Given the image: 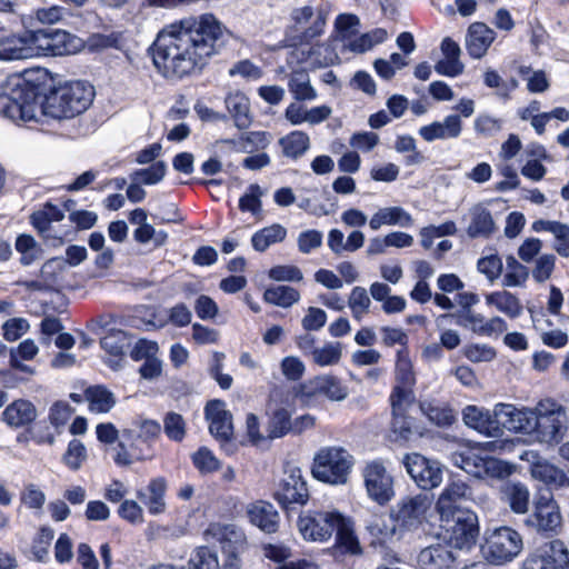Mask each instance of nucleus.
Instances as JSON below:
<instances>
[{
  "label": "nucleus",
  "instance_id": "57",
  "mask_svg": "<svg viewBox=\"0 0 569 569\" xmlns=\"http://www.w3.org/2000/svg\"><path fill=\"white\" fill-rule=\"evenodd\" d=\"M184 535V529L176 525H156L151 523L148 528L147 536L150 540H169L177 539Z\"/></svg>",
  "mask_w": 569,
  "mask_h": 569
},
{
  "label": "nucleus",
  "instance_id": "31",
  "mask_svg": "<svg viewBox=\"0 0 569 569\" xmlns=\"http://www.w3.org/2000/svg\"><path fill=\"white\" fill-rule=\"evenodd\" d=\"M224 102L238 129L242 130L251 124L250 102L242 92L230 93Z\"/></svg>",
  "mask_w": 569,
  "mask_h": 569
},
{
  "label": "nucleus",
  "instance_id": "50",
  "mask_svg": "<svg viewBox=\"0 0 569 569\" xmlns=\"http://www.w3.org/2000/svg\"><path fill=\"white\" fill-rule=\"evenodd\" d=\"M66 270V262L61 258H52L43 263L40 269V278L48 290L59 283Z\"/></svg>",
  "mask_w": 569,
  "mask_h": 569
},
{
  "label": "nucleus",
  "instance_id": "10",
  "mask_svg": "<svg viewBox=\"0 0 569 569\" xmlns=\"http://www.w3.org/2000/svg\"><path fill=\"white\" fill-rule=\"evenodd\" d=\"M362 476L367 495L371 500L383 506L393 498V478L381 462H369Z\"/></svg>",
  "mask_w": 569,
  "mask_h": 569
},
{
  "label": "nucleus",
  "instance_id": "43",
  "mask_svg": "<svg viewBox=\"0 0 569 569\" xmlns=\"http://www.w3.org/2000/svg\"><path fill=\"white\" fill-rule=\"evenodd\" d=\"M529 277V269L520 263L513 256L506 258V273L502 284L505 287H522Z\"/></svg>",
  "mask_w": 569,
  "mask_h": 569
},
{
  "label": "nucleus",
  "instance_id": "22",
  "mask_svg": "<svg viewBox=\"0 0 569 569\" xmlns=\"http://www.w3.org/2000/svg\"><path fill=\"white\" fill-rule=\"evenodd\" d=\"M462 121L458 114H449L443 121H433L419 129L420 137L427 141L456 139L461 134Z\"/></svg>",
  "mask_w": 569,
  "mask_h": 569
},
{
  "label": "nucleus",
  "instance_id": "51",
  "mask_svg": "<svg viewBox=\"0 0 569 569\" xmlns=\"http://www.w3.org/2000/svg\"><path fill=\"white\" fill-rule=\"evenodd\" d=\"M342 355V348L340 342H329L321 348L313 350L312 360L320 367L335 366L337 365Z\"/></svg>",
  "mask_w": 569,
  "mask_h": 569
},
{
  "label": "nucleus",
  "instance_id": "16",
  "mask_svg": "<svg viewBox=\"0 0 569 569\" xmlns=\"http://www.w3.org/2000/svg\"><path fill=\"white\" fill-rule=\"evenodd\" d=\"M348 388L332 375H320L303 382L299 396L305 401L323 396L330 401H342L348 397Z\"/></svg>",
  "mask_w": 569,
  "mask_h": 569
},
{
  "label": "nucleus",
  "instance_id": "14",
  "mask_svg": "<svg viewBox=\"0 0 569 569\" xmlns=\"http://www.w3.org/2000/svg\"><path fill=\"white\" fill-rule=\"evenodd\" d=\"M403 465L412 480L423 490H430L442 482L440 463L420 453L406 455Z\"/></svg>",
  "mask_w": 569,
  "mask_h": 569
},
{
  "label": "nucleus",
  "instance_id": "19",
  "mask_svg": "<svg viewBox=\"0 0 569 569\" xmlns=\"http://www.w3.org/2000/svg\"><path fill=\"white\" fill-rule=\"evenodd\" d=\"M495 415L500 417V427L530 435L535 430L536 407L533 409H518L510 403H498L495 406Z\"/></svg>",
  "mask_w": 569,
  "mask_h": 569
},
{
  "label": "nucleus",
  "instance_id": "58",
  "mask_svg": "<svg viewBox=\"0 0 569 569\" xmlns=\"http://www.w3.org/2000/svg\"><path fill=\"white\" fill-rule=\"evenodd\" d=\"M192 461L201 473H210L220 468V461L206 447L200 448L193 453Z\"/></svg>",
  "mask_w": 569,
  "mask_h": 569
},
{
  "label": "nucleus",
  "instance_id": "26",
  "mask_svg": "<svg viewBox=\"0 0 569 569\" xmlns=\"http://www.w3.org/2000/svg\"><path fill=\"white\" fill-rule=\"evenodd\" d=\"M248 517L252 525L267 533L278 530L279 515L274 507L266 501H257L248 507Z\"/></svg>",
  "mask_w": 569,
  "mask_h": 569
},
{
  "label": "nucleus",
  "instance_id": "12",
  "mask_svg": "<svg viewBox=\"0 0 569 569\" xmlns=\"http://www.w3.org/2000/svg\"><path fill=\"white\" fill-rule=\"evenodd\" d=\"M446 522L450 543L458 549H470L479 536L478 517L473 511H460Z\"/></svg>",
  "mask_w": 569,
  "mask_h": 569
},
{
  "label": "nucleus",
  "instance_id": "36",
  "mask_svg": "<svg viewBox=\"0 0 569 569\" xmlns=\"http://www.w3.org/2000/svg\"><path fill=\"white\" fill-rule=\"evenodd\" d=\"M286 236V228L279 223H274L259 230L252 236V247L254 248V250L263 252L271 244L283 241Z\"/></svg>",
  "mask_w": 569,
  "mask_h": 569
},
{
  "label": "nucleus",
  "instance_id": "18",
  "mask_svg": "<svg viewBox=\"0 0 569 569\" xmlns=\"http://www.w3.org/2000/svg\"><path fill=\"white\" fill-rule=\"evenodd\" d=\"M38 56L36 32L26 30L0 37V60H23Z\"/></svg>",
  "mask_w": 569,
  "mask_h": 569
},
{
  "label": "nucleus",
  "instance_id": "45",
  "mask_svg": "<svg viewBox=\"0 0 569 569\" xmlns=\"http://www.w3.org/2000/svg\"><path fill=\"white\" fill-rule=\"evenodd\" d=\"M412 387L396 386L391 396L390 402L392 407V415L395 417V426L397 427L399 419H402L408 408L413 401Z\"/></svg>",
  "mask_w": 569,
  "mask_h": 569
},
{
  "label": "nucleus",
  "instance_id": "17",
  "mask_svg": "<svg viewBox=\"0 0 569 569\" xmlns=\"http://www.w3.org/2000/svg\"><path fill=\"white\" fill-rule=\"evenodd\" d=\"M430 505L429 497L420 493L401 499L391 511L401 528L413 530L425 520Z\"/></svg>",
  "mask_w": 569,
  "mask_h": 569
},
{
  "label": "nucleus",
  "instance_id": "46",
  "mask_svg": "<svg viewBox=\"0 0 569 569\" xmlns=\"http://www.w3.org/2000/svg\"><path fill=\"white\" fill-rule=\"evenodd\" d=\"M292 421L290 412L284 408H279L273 411L268 423V438H281L288 432H291Z\"/></svg>",
  "mask_w": 569,
  "mask_h": 569
},
{
  "label": "nucleus",
  "instance_id": "4",
  "mask_svg": "<svg viewBox=\"0 0 569 569\" xmlns=\"http://www.w3.org/2000/svg\"><path fill=\"white\" fill-rule=\"evenodd\" d=\"M566 409L552 400H541L536 406V421L532 437L540 443L558 445L568 429Z\"/></svg>",
  "mask_w": 569,
  "mask_h": 569
},
{
  "label": "nucleus",
  "instance_id": "8",
  "mask_svg": "<svg viewBox=\"0 0 569 569\" xmlns=\"http://www.w3.org/2000/svg\"><path fill=\"white\" fill-rule=\"evenodd\" d=\"M273 497L283 508H289L291 505L302 506L307 503L309 490L300 468L286 467Z\"/></svg>",
  "mask_w": 569,
  "mask_h": 569
},
{
  "label": "nucleus",
  "instance_id": "27",
  "mask_svg": "<svg viewBox=\"0 0 569 569\" xmlns=\"http://www.w3.org/2000/svg\"><path fill=\"white\" fill-rule=\"evenodd\" d=\"M313 16V9L309 6L297 8L291 13L292 20L297 26L301 28H305V26L312 20L311 26L306 28L302 32V41H309L320 36L323 31V27L326 24V14L320 10L316 17Z\"/></svg>",
  "mask_w": 569,
  "mask_h": 569
},
{
  "label": "nucleus",
  "instance_id": "61",
  "mask_svg": "<svg viewBox=\"0 0 569 569\" xmlns=\"http://www.w3.org/2000/svg\"><path fill=\"white\" fill-rule=\"evenodd\" d=\"M386 224L400 226L403 228L413 224V218L401 207H387L381 209Z\"/></svg>",
  "mask_w": 569,
  "mask_h": 569
},
{
  "label": "nucleus",
  "instance_id": "39",
  "mask_svg": "<svg viewBox=\"0 0 569 569\" xmlns=\"http://www.w3.org/2000/svg\"><path fill=\"white\" fill-rule=\"evenodd\" d=\"M282 152L289 158H299L308 149L310 140L307 133L302 131H293L279 140Z\"/></svg>",
  "mask_w": 569,
  "mask_h": 569
},
{
  "label": "nucleus",
  "instance_id": "49",
  "mask_svg": "<svg viewBox=\"0 0 569 569\" xmlns=\"http://www.w3.org/2000/svg\"><path fill=\"white\" fill-rule=\"evenodd\" d=\"M387 37V31L382 28H378L351 40L348 43V48L353 52L362 53L370 50L375 44L383 42Z\"/></svg>",
  "mask_w": 569,
  "mask_h": 569
},
{
  "label": "nucleus",
  "instance_id": "41",
  "mask_svg": "<svg viewBox=\"0 0 569 569\" xmlns=\"http://www.w3.org/2000/svg\"><path fill=\"white\" fill-rule=\"evenodd\" d=\"M335 532L337 533L338 546L343 548L346 552L352 555H358L361 552V548L357 537L355 536L351 522L342 515L340 516L339 526H337Z\"/></svg>",
  "mask_w": 569,
  "mask_h": 569
},
{
  "label": "nucleus",
  "instance_id": "59",
  "mask_svg": "<svg viewBox=\"0 0 569 569\" xmlns=\"http://www.w3.org/2000/svg\"><path fill=\"white\" fill-rule=\"evenodd\" d=\"M519 72L527 80L530 92H543L549 88V81L543 71H531L529 67H521Z\"/></svg>",
  "mask_w": 569,
  "mask_h": 569
},
{
  "label": "nucleus",
  "instance_id": "48",
  "mask_svg": "<svg viewBox=\"0 0 569 569\" xmlns=\"http://www.w3.org/2000/svg\"><path fill=\"white\" fill-rule=\"evenodd\" d=\"M187 569H220L218 556L209 547H198L188 560Z\"/></svg>",
  "mask_w": 569,
  "mask_h": 569
},
{
  "label": "nucleus",
  "instance_id": "32",
  "mask_svg": "<svg viewBox=\"0 0 569 569\" xmlns=\"http://www.w3.org/2000/svg\"><path fill=\"white\" fill-rule=\"evenodd\" d=\"M2 416L9 426L17 428L31 423L37 417V410L30 401L19 399L9 405Z\"/></svg>",
  "mask_w": 569,
  "mask_h": 569
},
{
  "label": "nucleus",
  "instance_id": "44",
  "mask_svg": "<svg viewBox=\"0 0 569 569\" xmlns=\"http://www.w3.org/2000/svg\"><path fill=\"white\" fill-rule=\"evenodd\" d=\"M448 318H453L458 326L468 328L475 333L481 336V328L485 322V317L482 315L477 313L473 310H460L456 313L441 315L437 319L438 325Z\"/></svg>",
  "mask_w": 569,
  "mask_h": 569
},
{
  "label": "nucleus",
  "instance_id": "24",
  "mask_svg": "<svg viewBox=\"0 0 569 569\" xmlns=\"http://www.w3.org/2000/svg\"><path fill=\"white\" fill-rule=\"evenodd\" d=\"M417 563L420 569H453L455 556L446 545H431L419 552Z\"/></svg>",
  "mask_w": 569,
  "mask_h": 569
},
{
  "label": "nucleus",
  "instance_id": "60",
  "mask_svg": "<svg viewBox=\"0 0 569 569\" xmlns=\"http://www.w3.org/2000/svg\"><path fill=\"white\" fill-rule=\"evenodd\" d=\"M263 192L258 184H250L248 191L240 198L239 208L242 211H250L253 214L260 212Z\"/></svg>",
  "mask_w": 569,
  "mask_h": 569
},
{
  "label": "nucleus",
  "instance_id": "15",
  "mask_svg": "<svg viewBox=\"0 0 569 569\" xmlns=\"http://www.w3.org/2000/svg\"><path fill=\"white\" fill-rule=\"evenodd\" d=\"M522 569H569V551L561 540H552L531 553Z\"/></svg>",
  "mask_w": 569,
  "mask_h": 569
},
{
  "label": "nucleus",
  "instance_id": "62",
  "mask_svg": "<svg viewBox=\"0 0 569 569\" xmlns=\"http://www.w3.org/2000/svg\"><path fill=\"white\" fill-rule=\"evenodd\" d=\"M555 262L556 257L553 254L540 256L535 262L532 270L533 279L539 283L547 281L552 274Z\"/></svg>",
  "mask_w": 569,
  "mask_h": 569
},
{
  "label": "nucleus",
  "instance_id": "11",
  "mask_svg": "<svg viewBox=\"0 0 569 569\" xmlns=\"http://www.w3.org/2000/svg\"><path fill=\"white\" fill-rule=\"evenodd\" d=\"M473 499L471 487L462 480L450 481L441 491L436 502L440 519H452L460 511H470L463 505Z\"/></svg>",
  "mask_w": 569,
  "mask_h": 569
},
{
  "label": "nucleus",
  "instance_id": "52",
  "mask_svg": "<svg viewBox=\"0 0 569 569\" xmlns=\"http://www.w3.org/2000/svg\"><path fill=\"white\" fill-rule=\"evenodd\" d=\"M100 345L110 355L122 356L130 342L124 331L111 330L101 339Z\"/></svg>",
  "mask_w": 569,
  "mask_h": 569
},
{
  "label": "nucleus",
  "instance_id": "54",
  "mask_svg": "<svg viewBox=\"0 0 569 569\" xmlns=\"http://www.w3.org/2000/svg\"><path fill=\"white\" fill-rule=\"evenodd\" d=\"M166 163L158 161L149 168L140 169L131 173V181H138L143 184H156L162 180L166 174Z\"/></svg>",
  "mask_w": 569,
  "mask_h": 569
},
{
  "label": "nucleus",
  "instance_id": "37",
  "mask_svg": "<svg viewBox=\"0 0 569 569\" xmlns=\"http://www.w3.org/2000/svg\"><path fill=\"white\" fill-rule=\"evenodd\" d=\"M86 398L89 401L90 410L98 413L109 412L116 405L113 393L101 386L88 388Z\"/></svg>",
  "mask_w": 569,
  "mask_h": 569
},
{
  "label": "nucleus",
  "instance_id": "7",
  "mask_svg": "<svg viewBox=\"0 0 569 569\" xmlns=\"http://www.w3.org/2000/svg\"><path fill=\"white\" fill-rule=\"evenodd\" d=\"M527 527L537 532L557 535L562 525V516L551 493H541L535 501L533 512L525 520Z\"/></svg>",
  "mask_w": 569,
  "mask_h": 569
},
{
  "label": "nucleus",
  "instance_id": "25",
  "mask_svg": "<svg viewBox=\"0 0 569 569\" xmlns=\"http://www.w3.org/2000/svg\"><path fill=\"white\" fill-rule=\"evenodd\" d=\"M496 33L492 29L482 22L472 23L467 33L466 46L472 58L480 59L483 57L493 42Z\"/></svg>",
  "mask_w": 569,
  "mask_h": 569
},
{
  "label": "nucleus",
  "instance_id": "5",
  "mask_svg": "<svg viewBox=\"0 0 569 569\" xmlns=\"http://www.w3.org/2000/svg\"><path fill=\"white\" fill-rule=\"evenodd\" d=\"M522 548V537L517 530L499 527L486 531L481 553L489 563L502 566L518 557Z\"/></svg>",
  "mask_w": 569,
  "mask_h": 569
},
{
  "label": "nucleus",
  "instance_id": "29",
  "mask_svg": "<svg viewBox=\"0 0 569 569\" xmlns=\"http://www.w3.org/2000/svg\"><path fill=\"white\" fill-rule=\"evenodd\" d=\"M531 476L553 489L569 487V478L566 472L547 460L532 462Z\"/></svg>",
  "mask_w": 569,
  "mask_h": 569
},
{
  "label": "nucleus",
  "instance_id": "55",
  "mask_svg": "<svg viewBox=\"0 0 569 569\" xmlns=\"http://www.w3.org/2000/svg\"><path fill=\"white\" fill-rule=\"evenodd\" d=\"M87 459V450L80 440L73 439L69 442L66 453L62 457L64 465L71 470H78Z\"/></svg>",
  "mask_w": 569,
  "mask_h": 569
},
{
  "label": "nucleus",
  "instance_id": "23",
  "mask_svg": "<svg viewBox=\"0 0 569 569\" xmlns=\"http://www.w3.org/2000/svg\"><path fill=\"white\" fill-rule=\"evenodd\" d=\"M203 537L208 543H220L226 551L236 550L244 542L243 532L233 525L211 523Z\"/></svg>",
  "mask_w": 569,
  "mask_h": 569
},
{
  "label": "nucleus",
  "instance_id": "63",
  "mask_svg": "<svg viewBox=\"0 0 569 569\" xmlns=\"http://www.w3.org/2000/svg\"><path fill=\"white\" fill-rule=\"evenodd\" d=\"M532 230L536 232L548 231L557 240H565L569 236V226L559 221L537 220L532 223Z\"/></svg>",
  "mask_w": 569,
  "mask_h": 569
},
{
  "label": "nucleus",
  "instance_id": "9",
  "mask_svg": "<svg viewBox=\"0 0 569 569\" xmlns=\"http://www.w3.org/2000/svg\"><path fill=\"white\" fill-rule=\"evenodd\" d=\"M36 44L39 54L67 56L79 52L84 42L81 38L64 30H36Z\"/></svg>",
  "mask_w": 569,
  "mask_h": 569
},
{
  "label": "nucleus",
  "instance_id": "53",
  "mask_svg": "<svg viewBox=\"0 0 569 569\" xmlns=\"http://www.w3.org/2000/svg\"><path fill=\"white\" fill-rule=\"evenodd\" d=\"M370 305V297L363 287L357 286L351 290L348 306L355 319L360 321L362 317L369 312Z\"/></svg>",
  "mask_w": 569,
  "mask_h": 569
},
{
  "label": "nucleus",
  "instance_id": "6",
  "mask_svg": "<svg viewBox=\"0 0 569 569\" xmlns=\"http://www.w3.org/2000/svg\"><path fill=\"white\" fill-rule=\"evenodd\" d=\"M451 461L456 467L476 478L502 479L510 475L508 465L491 457H481L472 449L453 452Z\"/></svg>",
  "mask_w": 569,
  "mask_h": 569
},
{
  "label": "nucleus",
  "instance_id": "64",
  "mask_svg": "<svg viewBox=\"0 0 569 569\" xmlns=\"http://www.w3.org/2000/svg\"><path fill=\"white\" fill-rule=\"evenodd\" d=\"M119 516L132 525L143 522V509L134 500H123L118 509Z\"/></svg>",
  "mask_w": 569,
  "mask_h": 569
},
{
  "label": "nucleus",
  "instance_id": "35",
  "mask_svg": "<svg viewBox=\"0 0 569 569\" xmlns=\"http://www.w3.org/2000/svg\"><path fill=\"white\" fill-rule=\"evenodd\" d=\"M398 527L400 526L392 512L389 516H375L367 526L371 536L380 542H387L396 537Z\"/></svg>",
  "mask_w": 569,
  "mask_h": 569
},
{
  "label": "nucleus",
  "instance_id": "1",
  "mask_svg": "<svg viewBox=\"0 0 569 569\" xmlns=\"http://www.w3.org/2000/svg\"><path fill=\"white\" fill-rule=\"evenodd\" d=\"M226 28L211 13L190 16L163 27L150 47L156 69L168 79L200 71L218 52Z\"/></svg>",
  "mask_w": 569,
  "mask_h": 569
},
{
  "label": "nucleus",
  "instance_id": "3",
  "mask_svg": "<svg viewBox=\"0 0 569 569\" xmlns=\"http://www.w3.org/2000/svg\"><path fill=\"white\" fill-rule=\"evenodd\" d=\"M353 457L341 447L321 448L313 458L312 476L325 483L340 486L348 482Z\"/></svg>",
  "mask_w": 569,
  "mask_h": 569
},
{
  "label": "nucleus",
  "instance_id": "56",
  "mask_svg": "<svg viewBox=\"0 0 569 569\" xmlns=\"http://www.w3.org/2000/svg\"><path fill=\"white\" fill-rule=\"evenodd\" d=\"M163 430L173 441H181L186 435V422L181 415L168 412L163 418Z\"/></svg>",
  "mask_w": 569,
  "mask_h": 569
},
{
  "label": "nucleus",
  "instance_id": "33",
  "mask_svg": "<svg viewBox=\"0 0 569 569\" xmlns=\"http://www.w3.org/2000/svg\"><path fill=\"white\" fill-rule=\"evenodd\" d=\"M486 303L493 306L498 311L505 313L509 318L519 317L523 307L520 300L507 290L491 292L486 296Z\"/></svg>",
  "mask_w": 569,
  "mask_h": 569
},
{
  "label": "nucleus",
  "instance_id": "42",
  "mask_svg": "<svg viewBox=\"0 0 569 569\" xmlns=\"http://www.w3.org/2000/svg\"><path fill=\"white\" fill-rule=\"evenodd\" d=\"M505 493L511 510L516 513H526L529 509L530 493L522 483H510Z\"/></svg>",
  "mask_w": 569,
  "mask_h": 569
},
{
  "label": "nucleus",
  "instance_id": "40",
  "mask_svg": "<svg viewBox=\"0 0 569 569\" xmlns=\"http://www.w3.org/2000/svg\"><path fill=\"white\" fill-rule=\"evenodd\" d=\"M421 412L439 427H447L456 420L453 411L445 405H438L431 401H423L420 403Z\"/></svg>",
  "mask_w": 569,
  "mask_h": 569
},
{
  "label": "nucleus",
  "instance_id": "47",
  "mask_svg": "<svg viewBox=\"0 0 569 569\" xmlns=\"http://www.w3.org/2000/svg\"><path fill=\"white\" fill-rule=\"evenodd\" d=\"M396 380L397 386L402 387H412L416 383L413 366L406 349L397 352Z\"/></svg>",
  "mask_w": 569,
  "mask_h": 569
},
{
  "label": "nucleus",
  "instance_id": "30",
  "mask_svg": "<svg viewBox=\"0 0 569 569\" xmlns=\"http://www.w3.org/2000/svg\"><path fill=\"white\" fill-rule=\"evenodd\" d=\"M166 480L163 478H156L148 486V495L142 490H138L137 497L147 506L151 515H160L166 510Z\"/></svg>",
  "mask_w": 569,
  "mask_h": 569
},
{
  "label": "nucleus",
  "instance_id": "38",
  "mask_svg": "<svg viewBox=\"0 0 569 569\" xmlns=\"http://www.w3.org/2000/svg\"><path fill=\"white\" fill-rule=\"evenodd\" d=\"M266 302L282 308H289L300 299V293L289 286H276L268 288L263 293Z\"/></svg>",
  "mask_w": 569,
  "mask_h": 569
},
{
  "label": "nucleus",
  "instance_id": "20",
  "mask_svg": "<svg viewBox=\"0 0 569 569\" xmlns=\"http://www.w3.org/2000/svg\"><path fill=\"white\" fill-rule=\"evenodd\" d=\"M206 419L209 422L210 433L222 443H227L233 436L232 415L226 409L221 400H211L204 408Z\"/></svg>",
  "mask_w": 569,
  "mask_h": 569
},
{
  "label": "nucleus",
  "instance_id": "13",
  "mask_svg": "<svg viewBox=\"0 0 569 569\" xmlns=\"http://www.w3.org/2000/svg\"><path fill=\"white\" fill-rule=\"evenodd\" d=\"M340 516L332 511L307 512L300 516L298 527L305 539L325 541L339 526Z\"/></svg>",
  "mask_w": 569,
  "mask_h": 569
},
{
  "label": "nucleus",
  "instance_id": "21",
  "mask_svg": "<svg viewBox=\"0 0 569 569\" xmlns=\"http://www.w3.org/2000/svg\"><path fill=\"white\" fill-rule=\"evenodd\" d=\"M462 420L466 426L486 436L498 437L502 435L500 417L495 415V410L490 413L488 410L476 406H467L462 410Z\"/></svg>",
  "mask_w": 569,
  "mask_h": 569
},
{
  "label": "nucleus",
  "instance_id": "28",
  "mask_svg": "<svg viewBox=\"0 0 569 569\" xmlns=\"http://www.w3.org/2000/svg\"><path fill=\"white\" fill-rule=\"evenodd\" d=\"M470 222L467 234L470 238H489L496 231V223L490 211L478 203L469 210Z\"/></svg>",
  "mask_w": 569,
  "mask_h": 569
},
{
  "label": "nucleus",
  "instance_id": "2",
  "mask_svg": "<svg viewBox=\"0 0 569 569\" xmlns=\"http://www.w3.org/2000/svg\"><path fill=\"white\" fill-rule=\"evenodd\" d=\"M94 88L86 81H70L42 94L20 77L9 78L1 88L0 112L10 119L37 120L38 116L70 119L92 103Z\"/></svg>",
  "mask_w": 569,
  "mask_h": 569
},
{
  "label": "nucleus",
  "instance_id": "34",
  "mask_svg": "<svg viewBox=\"0 0 569 569\" xmlns=\"http://www.w3.org/2000/svg\"><path fill=\"white\" fill-rule=\"evenodd\" d=\"M288 88L296 101H312L317 98V91L311 86L309 73L303 69L296 70L290 74Z\"/></svg>",
  "mask_w": 569,
  "mask_h": 569
}]
</instances>
